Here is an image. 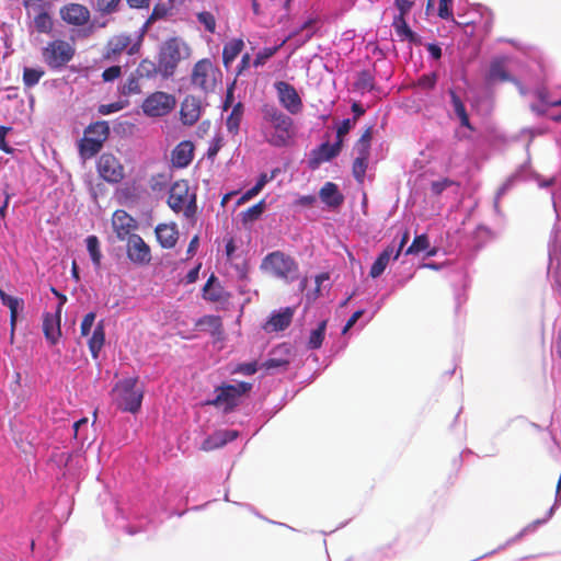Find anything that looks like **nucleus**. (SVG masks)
Listing matches in <instances>:
<instances>
[{
  "label": "nucleus",
  "instance_id": "1",
  "mask_svg": "<svg viewBox=\"0 0 561 561\" xmlns=\"http://www.w3.org/2000/svg\"><path fill=\"white\" fill-rule=\"evenodd\" d=\"M293 119L274 104L261 107V133L264 140L273 147H285L293 136Z\"/></svg>",
  "mask_w": 561,
  "mask_h": 561
},
{
  "label": "nucleus",
  "instance_id": "2",
  "mask_svg": "<svg viewBox=\"0 0 561 561\" xmlns=\"http://www.w3.org/2000/svg\"><path fill=\"white\" fill-rule=\"evenodd\" d=\"M261 270L285 283H291L298 278L299 266L293 256L283 251L268 253L261 263Z\"/></svg>",
  "mask_w": 561,
  "mask_h": 561
},
{
  "label": "nucleus",
  "instance_id": "3",
  "mask_svg": "<svg viewBox=\"0 0 561 561\" xmlns=\"http://www.w3.org/2000/svg\"><path fill=\"white\" fill-rule=\"evenodd\" d=\"M252 389V383L240 381L236 385L222 383L215 389V398L207 400V405H214L224 413L232 412L241 402V398Z\"/></svg>",
  "mask_w": 561,
  "mask_h": 561
},
{
  "label": "nucleus",
  "instance_id": "4",
  "mask_svg": "<svg viewBox=\"0 0 561 561\" xmlns=\"http://www.w3.org/2000/svg\"><path fill=\"white\" fill-rule=\"evenodd\" d=\"M112 392L121 410L130 413L139 411L144 398V389L138 386L137 378H126L118 381Z\"/></svg>",
  "mask_w": 561,
  "mask_h": 561
},
{
  "label": "nucleus",
  "instance_id": "5",
  "mask_svg": "<svg viewBox=\"0 0 561 561\" xmlns=\"http://www.w3.org/2000/svg\"><path fill=\"white\" fill-rule=\"evenodd\" d=\"M110 136V126L105 121L90 124L85 129L83 137L78 144L79 154L83 159L94 157L103 147V144Z\"/></svg>",
  "mask_w": 561,
  "mask_h": 561
},
{
  "label": "nucleus",
  "instance_id": "6",
  "mask_svg": "<svg viewBox=\"0 0 561 561\" xmlns=\"http://www.w3.org/2000/svg\"><path fill=\"white\" fill-rule=\"evenodd\" d=\"M168 205L175 213H183V215L192 219L196 215V195L190 193L187 181L175 182L169 193Z\"/></svg>",
  "mask_w": 561,
  "mask_h": 561
},
{
  "label": "nucleus",
  "instance_id": "7",
  "mask_svg": "<svg viewBox=\"0 0 561 561\" xmlns=\"http://www.w3.org/2000/svg\"><path fill=\"white\" fill-rule=\"evenodd\" d=\"M182 47L187 50V47L178 37H171L161 45L158 62L163 78H170L174 75L182 59Z\"/></svg>",
  "mask_w": 561,
  "mask_h": 561
},
{
  "label": "nucleus",
  "instance_id": "8",
  "mask_svg": "<svg viewBox=\"0 0 561 561\" xmlns=\"http://www.w3.org/2000/svg\"><path fill=\"white\" fill-rule=\"evenodd\" d=\"M221 77L220 70L208 58L198 60L192 70L191 83L204 91H214L218 79Z\"/></svg>",
  "mask_w": 561,
  "mask_h": 561
},
{
  "label": "nucleus",
  "instance_id": "9",
  "mask_svg": "<svg viewBox=\"0 0 561 561\" xmlns=\"http://www.w3.org/2000/svg\"><path fill=\"white\" fill-rule=\"evenodd\" d=\"M76 48L64 39L49 42L43 48V59L50 69H60L66 66L75 56Z\"/></svg>",
  "mask_w": 561,
  "mask_h": 561
},
{
  "label": "nucleus",
  "instance_id": "10",
  "mask_svg": "<svg viewBox=\"0 0 561 561\" xmlns=\"http://www.w3.org/2000/svg\"><path fill=\"white\" fill-rule=\"evenodd\" d=\"M176 105L173 94L156 91L149 94L142 102V112L149 117H161L171 113Z\"/></svg>",
  "mask_w": 561,
  "mask_h": 561
},
{
  "label": "nucleus",
  "instance_id": "11",
  "mask_svg": "<svg viewBox=\"0 0 561 561\" xmlns=\"http://www.w3.org/2000/svg\"><path fill=\"white\" fill-rule=\"evenodd\" d=\"M96 171L102 180L110 184H118L125 178V168L113 153L104 152L96 161Z\"/></svg>",
  "mask_w": 561,
  "mask_h": 561
},
{
  "label": "nucleus",
  "instance_id": "12",
  "mask_svg": "<svg viewBox=\"0 0 561 561\" xmlns=\"http://www.w3.org/2000/svg\"><path fill=\"white\" fill-rule=\"evenodd\" d=\"M139 48L140 39L131 44V38L129 35L119 34L108 39L103 57L106 60H116V58L121 56L123 51L126 50L127 54L131 56L137 54Z\"/></svg>",
  "mask_w": 561,
  "mask_h": 561
},
{
  "label": "nucleus",
  "instance_id": "13",
  "mask_svg": "<svg viewBox=\"0 0 561 561\" xmlns=\"http://www.w3.org/2000/svg\"><path fill=\"white\" fill-rule=\"evenodd\" d=\"M274 88L279 103L290 113L297 114L302 108V101L294 85L285 81H277Z\"/></svg>",
  "mask_w": 561,
  "mask_h": 561
},
{
  "label": "nucleus",
  "instance_id": "14",
  "mask_svg": "<svg viewBox=\"0 0 561 561\" xmlns=\"http://www.w3.org/2000/svg\"><path fill=\"white\" fill-rule=\"evenodd\" d=\"M409 238H410V232L408 230H405L402 234V238L400 240V243L397 248V250H394V247L392 245H388L378 256L377 259L375 260V262L373 263L371 267H370V271H369V275L370 277L373 278H377L379 277L386 270L390 259L393 256V259H398L403 247L407 244V242L409 241Z\"/></svg>",
  "mask_w": 561,
  "mask_h": 561
},
{
  "label": "nucleus",
  "instance_id": "15",
  "mask_svg": "<svg viewBox=\"0 0 561 561\" xmlns=\"http://www.w3.org/2000/svg\"><path fill=\"white\" fill-rule=\"evenodd\" d=\"M112 228L118 240L125 241L133 237L138 224L126 210L117 209L112 216Z\"/></svg>",
  "mask_w": 561,
  "mask_h": 561
},
{
  "label": "nucleus",
  "instance_id": "16",
  "mask_svg": "<svg viewBox=\"0 0 561 561\" xmlns=\"http://www.w3.org/2000/svg\"><path fill=\"white\" fill-rule=\"evenodd\" d=\"M507 57H495L491 60L485 80L490 84L512 82L517 84L518 81L510 73L507 67Z\"/></svg>",
  "mask_w": 561,
  "mask_h": 561
},
{
  "label": "nucleus",
  "instance_id": "17",
  "mask_svg": "<svg viewBox=\"0 0 561 561\" xmlns=\"http://www.w3.org/2000/svg\"><path fill=\"white\" fill-rule=\"evenodd\" d=\"M127 240V257L135 264L146 265L151 260L149 245L139 234H134Z\"/></svg>",
  "mask_w": 561,
  "mask_h": 561
},
{
  "label": "nucleus",
  "instance_id": "18",
  "mask_svg": "<svg viewBox=\"0 0 561 561\" xmlns=\"http://www.w3.org/2000/svg\"><path fill=\"white\" fill-rule=\"evenodd\" d=\"M202 115V101L194 95H186L180 108V119L183 125H194Z\"/></svg>",
  "mask_w": 561,
  "mask_h": 561
},
{
  "label": "nucleus",
  "instance_id": "19",
  "mask_svg": "<svg viewBox=\"0 0 561 561\" xmlns=\"http://www.w3.org/2000/svg\"><path fill=\"white\" fill-rule=\"evenodd\" d=\"M61 19L71 25L81 26L89 22L90 11L79 3H70L61 8Z\"/></svg>",
  "mask_w": 561,
  "mask_h": 561
},
{
  "label": "nucleus",
  "instance_id": "20",
  "mask_svg": "<svg viewBox=\"0 0 561 561\" xmlns=\"http://www.w3.org/2000/svg\"><path fill=\"white\" fill-rule=\"evenodd\" d=\"M60 318V307H57L55 313L47 312L43 317L44 335L46 340L53 345H55L61 336Z\"/></svg>",
  "mask_w": 561,
  "mask_h": 561
},
{
  "label": "nucleus",
  "instance_id": "21",
  "mask_svg": "<svg viewBox=\"0 0 561 561\" xmlns=\"http://www.w3.org/2000/svg\"><path fill=\"white\" fill-rule=\"evenodd\" d=\"M341 151V141H335L330 145L329 142H324L320 145L317 149L312 151L311 158L309 160V167L314 170L321 163L325 161H330L335 158Z\"/></svg>",
  "mask_w": 561,
  "mask_h": 561
},
{
  "label": "nucleus",
  "instance_id": "22",
  "mask_svg": "<svg viewBox=\"0 0 561 561\" xmlns=\"http://www.w3.org/2000/svg\"><path fill=\"white\" fill-rule=\"evenodd\" d=\"M194 159V145L190 140H183L171 152V162L175 168H186Z\"/></svg>",
  "mask_w": 561,
  "mask_h": 561
},
{
  "label": "nucleus",
  "instance_id": "23",
  "mask_svg": "<svg viewBox=\"0 0 561 561\" xmlns=\"http://www.w3.org/2000/svg\"><path fill=\"white\" fill-rule=\"evenodd\" d=\"M238 432L233 430L217 431L202 443V450L210 451L224 447L227 443L234 440Z\"/></svg>",
  "mask_w": 561,
  "mask_h": 561
},
{
  "label": "nucleus",
  "instance_id": "24",
  "mask_svg": "<svg viewBox=\"0 0 561 561\" xmlns=\"http://www.w3.org/2000/svg\"><path fill=\"white\" fill-rule=\"evenodd\" d=\"M156 236L160 245L164 249H172L179 239V231L174 224H160L156 227Z\"/></svg>",
  "mask_w": 561,
  "mask_h": 561
},
{
  "label": "nucleus",
  "instance_id": "25",
  "mask_svg": "<svg viewBox=\"0 0 561 561\" xmlns=\"http://www.w3.org/2000/svg\"><path fill=\"white\" fill-rule=\"evenodd\" d=\"M203 298L211 302H220L228 298V294L219 284L215 274H211L203 287Z\"/></svg>",
  "mask_w": 561,
  "mask_h": 561
},
{
  "label": "nucleus",
  "instance_id": "26",
  "mask_svg": "<svg viewBox=\"0 0 561 561\" xmlns=\"http://www.w3.org/2000/svg\"><path fill=\"white\" fill-rule=\"evenodd\" d=\"M319 196L321 201L329 207L336 208L344 202V196L340 193L337 185L327 182L320 190Z\"/></svg>",
  "mask_w": 561,
  "mask_h": 561
},
{
  "label": "nucleus",
  "instance_id": "27",
  "mask_svg": "<svg viewBox=\"0 0 561 561\" xmlns=\"http://www.w3.org/2000/svg\"><path fill=\"white\" fill-rule=\"evenodd\" d=\"M294 316V310L289 307L285 308L278 313L273 314L266 322L264 329L266 331H283L289 327Z\"/></svg>",
  "mask_w": 561,
  "mask_h": 561
},
{
  "label": "nucleus",
  "instance_id": "28",
  "mask_svg": "<svg viewBox=\"0 0 561 561\" xmlns=\"http://www.w3.org/2000/svg\"><path fill=\"white\" fill-rule=\"evenodd\" d=\"M244 116V105L241 102L236 103L230 114L226 118V127L229 134L237 136L240 130V125Z\"/></svg>",
  "mask_w": 561,
  "mask_h": 561
},
{
  "label": "nucleus",
  "instance_id": "29",
  "mask_svg": "<svg viewBox=\"0 0 561 561\" xmlns=\"http://www.w3.org/2000/svg\"><path fill=\"white\" fill-rule=\"evenodd\" d=\"M244 43L241 38H234L226 43L222 49V62L228 68L237 56L242 51Z\"/></svg>",
  "mask_w": 561,
  "mask_h": 561
},
{
  "label": "nucleus",
  "instance_id": "30",
  "mask_svg": "<svg viewBox=\"0 0 561 561\" xmlns=\"http://www.w3.org/2000/svg\"><path fill=\"white\" fill-rule=\"evenodd\" d=\"M197 327H206L210 334L218 340H220L224 335V327L222 321L219 316H204L196 322Z\"/></svg>",
  "mask_w": 561,
  "mask_h": 561
},
{
  "label": "nucleus",
  "instance_id": "31",
  "mask_svg": "<svg viewBox=\"0 0 561 561\" xmlns=\"http://www.w3.org/2000/svg\"><path fill=\"white\" fill-rule=\"evenodd\" d=\"M104 342H105L104 325H103V321H100L96 324V327L94 328L92 336L89 340V348H90V352H91L93 358H96L99 356V353L102 350Z\"/></svg>",
  "mask_w": 561,
  "mask_h": 561
},
{
  "label": "nucleus",
  "instance_id": "32",
  "mask_svg": "<svg viewBox=\"0 0 561 561\" xmlns=\"http://www.w3.org/2000/svg\"><path fill=\"white\" fill-rule=\"evenodd\" d=\"M135 72L141 79H151L160 73V65L150 59H142L137 66Z\"/></svg>",
  "mask_w": 561,
  "mask_h": 561
},
{
  "label": "nucleus",
  "instance_id": "33",
  "mask_svg": "<svg viewBox=\"0 0 561 561\" xmlns=\"http://www.w3.org/2000/svg\"><path fill=\"white\" fill-rule=\"evenodd\" d=\"M34 26L38 33H49L53 30V20L43 5H38V12L34 16Z\"/></svg>",
  "mask_w": 561,
  "mask_h": 561
},
{
  "label": "nucleus",
  "instance_id": "34",
  "mask_svg": "<svg viewBox=\"0 0 561 561\" xmlns=\"http://www.w3.org/2000/svg\"><path fill=\"white\" fill-rule=\"evenodd\" d=\"M393 26L396 28V32L398 36H400L402 39H408L411 43L416 42V35L415 33L409 27L408 23L405 22L404 15H398L394 18Z\"/></svg>",
  "mask_w": 561,
  "mask_h": 561
},
{
  "label": "nucleus",
  "instance_id": "35",
  "mask_svg": "<svg viewBox=\"0 0 561 561\" xmlns=\"http://www.w3.org/2000/svg\"><path fill=\"white\" fill-rule=\"evenodd\" d=\"M266 208L265 199H261L259 203L249 207L241 213V221L243 225L256 221Z\"/></svg>",
  "mask_w": 561,
  "mask_h": 561
},
{
  "label": "nucleus",
  "instance_id": "36",
  "mask_svg": "<svg viewBox=\"0 0 561 561\" xmlns=\"http://www.w3.org/2000/svg\"><path fill=\"white\" fill-rule=\"evenodd\" d=\"M1 302L10 309V324H11V330L13 332L15 324H16L18 311H19V309L23 308V300L20 298L7 295L5 297H3Z\"/></svg>",
  "mask_w": 561,
  "mask_h": 561
},
{
  "label": "nucleus",
  "instance_id": "37",
  "mask_svg": "<svg viewBox=\"0 0 561 561\" xmlns=\"http://www.w3.org/2000/svg\"><path fill=\"white\" fill-rule=\"evenodd\" d=\"M328 320H322L317 329L312 330L308 340V348L309 350H318L321 347L322 342L324 340L325 330H327Z\"/></svg>",
  "mask_w": 561,
  "mask_h": 561
},
{
  "label": "nucleus",
  "instance_id": "38",
  "mask_svg": "<svg viewBox=\"0 0 561 561\" xmlns=\"http://www.w3.org/2000/svg\"><path fill=\"white\" fill-rule=\"evenodd\" d=\"M85 242H87V249L91 256L93 265L95 266V268H99L101 266V259H102V253L100 250V241L96 236H89L85 239Z\"/></svg>",
  "mask_w": 561,
  "mask_h": 561
},
{
  "label": "nucleus",
  "instance_id": "39",
  "mask_svg": "<svg viewBox=\"0 0 561 561\" xmlns=\"http://www.w3.org/2000/svg\"><path fill=\"white\" fill-rule=\"evenodd\" d=\"M44 75L45 71L42 68L25 67L23 70V84L26 88H32L39 82Z\"/></svg>",
  "mask_w": 561,
  "mask_h": 561
},
{
  "label": "nucleus",
  "instance_id": "40",
  "mask_svg": "<svg viewBox=\"0 0 561 561\" xmlns=\"http://www.w3.org/2000/svg\"><path fill=\"white\" fill-rule=\"evenodd\" d=\"M368 161H369V159L357 158V157L353 161L352 173H353V176L355 178V180L359 184L364 183L366 171L368 168Z\"/></svg>",
  "mask_w": 561,
  "mask_h": 561
},
{
  "label": "nucleus",
  "instance_id": "41",
  "mask_svg": "<svg viewBox=\"0 0 561 561\" xmlns=\"http://www.w3.org/2000/svg\"><path fill=\"white\" fill-rule=\"evenodd\" d=\"M287 42V39H284L279 45L277 46H274V47H265L263 48L262 50H260L254 60H253V66L254 67H260V66H263L267 59H270L271 57H273L277 51L278 49Z\"/></svg>",
  "mask_w": 561,
  "mask_h": 561
},
{
  "label": "nucleus",
  "instance_id": "42",
  "mask_svg": "<svg viewBox=\"0 0 561 561\" xmlns=\"http://www.w3.org/2000/svg\"><path fill=\"white\" fill-rule=\"evenodd\" d=\"M139 79L141 78L138 77L136 72L131 73L122 85L121 93L126 96L140 93L141 89L139 85Z\"/></svg>",
  "mask_w": 561,
  "mask_h": 561
},
{
  "label": "nucleus",
  "instance_id": "43",
  "mask_svg": "<svg viewBox=\"0 0 561 561\" xmlns=\"http://www.w3.org/2000/svg\"><path fill=\"white\" fill-rule=\"evenodd\" d=\"M355 88L365 92H369L374 89V78L369 71L363 70L358 73Z\"/></svg>",
  "mask_w": 561,
  "mask_h": 561
},
{
  "label": "nucleus",
  "instance_id": "44",
  "mask_svg": "<svg viewBox=\"0 0 561 561\" xmlns=\"http://www.w3.org/2000/svg\"><path fill=\"white\" fill-rule=\"evenodd\" d=\"M430 248V241L426 234H420L414 238L405 254H417Z\"/></svg>",
  "mask_w": 561,
  "mask_h": 561
},
{
  "label": "nucleus",
  "instance_id": "45",
  "mask_svg": "<svg viewBox=\"0 0 561 561\" xmlns=\"http://www.w3.org/2000/svg\"><path fill=\"white\" fill-rule=\"evenodd\" d=\"M174 3H171L170 7L165 4L158 3L153 7L150 16L148 18L146 25L153 23L157 20L163 19L168 15L169 11L173 8Z\"/></svg>",
  "mask_w": 561,
  "mask_h": 561
},
{
  "label": "nucleus",
  "instance_id": "46",
  "mask_svg": "<svg viewBox=\"0 0 561 561\" xmlns=\"http://www.w3.org/2000/svg\"><path fill=\"white\" fill-rule=\"evenodd\" d=\"M538 100L546 106H561V98L558 100H551L549 96V91L546 87H540L535 91Z\"/></svg>",
  "mask_w": 561,
  "mask_h": 561
},
{
  "label": "nucleus",
  "instance_id": "47",
  "mask_svg": "<svg viewBox=\"0 0 561 561\" xmlns=\"http://www.w3.org/2000/svg\"><path fill=\"white\" fill-rule=\"evenodd\" d=\"M316 23H317V19H309V20H307L300 26L299 30L294 31L293 33H290L286 39L288 41V39L295 37L296 35H298L302 31H308V34L306 35L305 42L309 41L314 35V33H316V28H314V24Z\"/></svg>",
  "mask_w": 561,
  "mask_h": 561
},
{
  "label": "nucleus",
  "instance_id": "48",
  "mask_svg": "<svg viewBox=\"0 0 561 561\" xmlns=\"http://www.w3.org/2000/svg\"><path fill=\"white\" fill-rule=\"evenodd\" d=\"M197 20L199 23H202L205 28L210 32L215 33L216 31V19L213 13L208 11H203L197 14Z\"/></svg>",
  "mask_w": 561,
  "mask_h": 561
},
{
  "label": "nucleus",
  "instance_id": "49",
  "mask_svg": "<svg viewBox=\"0 0 561 561\" xmlns=\"http://www.w3.org/2000/svg\"><path fill=\"white\" fill-rule=\"evenodd\" d=\"M289 362L283 358H268L262 363L261 368L265 370L276 369V368H287Z\"/></svg>",
  "mask_w": 561,
  "mask_h": 561
},
{
  "label": "nucleus",
  "instance_id": "50",
  "mask_svg": "<svg viewBox=\"0 0 561 561\" xmlns=\"http://www.w3.org/2000/svg\"><path fill=\"white\" fill-rule=\"evenodd\" d=\"M455 182L453 180H449V179H443V180H439V181H434L432 182L431 184V191L434 195L438 196L440 195L447 187H450L451 185H454Z\"/></svg>",
  "mask_w": 561,
  "mask_h": 561
},
{
  "label": "nucleus",
  "instance_id": "51",
  "mask_svg": "<svg viewBox=\"0 0 561 561\" xmlns=\"http://www.w3.org/2000/svg\"><path fill=\"white\" fill-rule=\"evenodd\" d=\"M94 321H95L94 312H89L83 317L81 325H80L81 335L87 336L90 333Z\"/></svg>",
  "mask_w": 561,
  "mask_h": 561
},
{
  "label": "nucleus",
  "instance_id": "52",
  "mask_svg": "<svg viewBox=\"0 0 561 561\" xmlns=\"http://www.w3.org/2000/svg\"><path fill=\"white\" fill-rule=\"evenodd\" d=\"M121 0H96L98 8L102 13H112L114 12Z\"/></svg>",
  "mask_w": 561,
  "mask_h": 561
},
{
  "label": "nucleus",
  "instance_id": "53",
  "mask_svg": "<svg viewBox=\"0 0 561 561\" xmlns=\"http://www.w3.org/2000/svg\"><path fill=\"white\" fill-rule=\"evenodd\" d=\"M257 371V363L251 362V363H242L237 365V367L233 369V373L243 374V375H253Z\"/></svg>",
  "mask_w": 561,
  "mask_h": 561
},
{
  "label": "nucleus",
  "instance_id": "54",
  "mask_svg": "<svg viewBox=\"0 0 561 561\" xmlns=\"http://www.w3.org/2000/svg\"><path fill=\"white\" fill-rule=\"evenodd\" d=\"M453 3V0H439L438 5V16L444 20L453 19V11L450 9V5Z\"/></svg>",
  "mask_w": 561,
  "mask_h": 561
},
{
  "label": "nucleus",
  "instance_id": "55",
  "mask_svg": "<svg viewBox=\"0 0 561 561\" xmlns=\"http://www.w3.org/2000/svg\"><path fill=\"white\" fill-rule=\"evenodd\" d=\"M449 95H450L451 104H453V107H454V111H455L456 115L458 116L460 114L466 113L467 112L466 111V106L462 103V101L459 98V95L454 90H449Z\"/></svg>",
  "mask_w": 561,
  "mask_h": 561
},
{
  "label": "nucleus",
  "instance_id": "56",
  "mask_svg": "<svg viewBox=\"0 0 561 561\" xmlns=\"http://www.w3.org/2000/svg\"><path fill=\"white\" fill-rule=\"evenodd\" d=\"M352 119L346 118L342 121L341 125L337 127L336 130V141H341V147L343 146V137L348 134L351 128L353 127Z\"/></svg>",
  "mask_w": 561,
  "mask_h": 561
},
{
  "label": "nucleus",
  "instance_id": "57",
  "mask_svg": "<svg viewBox=\"0 0 561 561\" xmlns=\"http://www.w3.org/2000/svg\"><path fill=\"white\" fill-rule=\"evenodd\" d=\"M354 151L356 152L357 158L369 159L370 157V144L356 141L354 146Z\"/></svg>",
  "mask_w": 561,
  "mask_h": 561
},
{
  "label": "nucleus",
  "instance_id": "58",
  "mask_svg": "<svg viewBox=\"0 0 561 561\" xmlns=\"http://www.w3.org/2000/svg\"><path fill=\"white\" fill-rule=\"evenodd\" d=\"M122 73V68L121 66H112V67H108L106 68L103 73H102V78L104 81L108 82V81H113L115 79H117Z\"/></svg>",
  "mask_w": 561,
  "mask_h": 561
},
{
  "label": "nucleus",
  "instance_id": "59",
  "mask_svg": "<svg viewBox=\"0 0 561 561\" xmlns=\"http://www.w3.org/2000/svg\"><path fill=\"white\" fill-rule=\"evenodd\" d=\"M124 107L122 102H114L110 104H102L99 106V113L102 115H108L114 112H118Z\"/></svg>",
  "mask_w": 561,
  "mask_h": 561
},
{
  "label": "nucleus",
  "instance_id": "60",
  "mask_svg": "<svg viewBox=\"0 0 561 561\" xmlns=\"http://www.w3.org/2000/svg\"><path fill=\"white\" fill-rule=\"evenodd\" d=\"M435 84H436V75L435 73L424 75L417 81V85L423 89H433L435 87Z\"/></svg>",
  "mask_w": 561,
  "mask_h": 561
},
{
  "label": "nucleus",
  "instance_id": "61",
  "mask_svg": "<svg viewBox=\"0 0 561 561\" xmlns=\"http://www.w3.org/2000/svg\"><path fill=\"white\" fill-rule=\"evenodd\" d=\"M278 171H279L278 169L273 170L270 176L266 173H262L259 176V180L254 186L257 187L259 191L261 192L263 190V187L266 185V183L272 181L276 176Z\"/></svg>",
  "mask_w": 561,
  "mask_h": 561
},
{
  "label": "nucleus",
  "instance_id": "62",
  "mask_svg": "<svg viewBox=\"0 0 561 561\" xmlns=\"http://www.w3.org/2000/svg\"><path fill=\"white\" fill-rule=\"evenodd\" d=\"M414 4V0H396V5L400 11L399 15H407Z\"/></svg>",
  "mask_w": 561,
  "mask_h": 561
},
{
  "label": "nucleus",
  "instance_id": "63",
  "mask_svg": "<svg viewBox=\"0 0 561 561\" xmlns=\"http://www.w3.org/2000/svg\"><path fill=\"white\" fill-rule=\"evenodd\" d=\"M11 130L10 127L0 126V149L7 153L12 152V148L5 141V136Z\"/></svg>",
  "mask_w": 561,
  "mask_h": 561
},
{
  "label": "nucleus",
  "instance_id": "64",
  "mask_svg": "<svg viewBox=\"0 0 561 561\" xmlns=\"http://www.w3.org/2000/svg\"><path fill=\"white\" fill-rule=\"evenodd\" d=\"M364 314V310H357L355 311L351 318L347 320L346 324L344 325L342 333L345 334L351 328L354 327V324L358 321V319Z\"/></svg>",
  "mask_w": 561,
  "mask_h": 561
}]
</instances>
